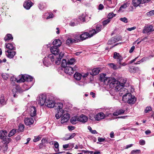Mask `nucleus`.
<instances>
[{
    "label": "nucleus",
    "instance_id": "obj_1",
    "mask_svg": "<svg viewBox=\"0 0 154 154\" xmlns=\"http://www.w3.org/2000/svg\"><path fill=\"white\" fill-rule=\"evenodd\" d=\"M112 79L110 78L109 81V82L108 81L106 83V84L107 85L109 84V86L110 88H114V90L116 91H118L119 88V85H120L119 83V81L118 80H116L115 79H113L111 80Z\"/></svg>",
    "mask_w": 154,
    "mask_h": 154
},
{
    "label": "nucleus",
    "instance_id": "obj_2",
    "mask_svg": "<svg viewBox=\"0 0 154 154\" xmlns=\"http://www.w3.org/2000/svg\"><path fill=\"white\" fill-rule=\"evenodd\" d=\"M54 56L52 54H50L47 57H45L43 60L44 65L46 66H48L51 64L50 62L51 60L52 62L54 61Z\"/></svg>",
    "mask_w": 154,
    "mask_h": 154
},
{
    "label": "nucleus",
    "instance_id": "obj_3",
    "mask_svg": "<svg viewBox=\"0 0 154 154\" xmlns=\"http://www.w3.org/2000/svg\"><path fill=\"white\" fill-rule=\"evenodd\" d=\"M33 78L31 76L25 74L22 76L21 78L19 80H17V82H24L25 81L31 82L32 81Z\"/></svg>",
    "mask_w": 154,
    "mask_h": 154
},
{
    "label": "nucleus",
    "instance_id": "obj_4",
    "mask_svg": "<svg viewBox=\"0 0 154 154\" xmlns=\"http://www.w3.org/2000/svg\"><path fill=\"white\" fill-rule=\"evenodd\" d=\"M47 99L48 98L45 95L42 94L40 95L38 98V104L41 106L45 104Z\"/></svg>",
    "mask_w": 154,
    "mask_h": 154
},
{
    "label": "nucleus",
    "instance_id": "obj_5",
    "mask_svg": "<svg viewBox=\"0 0 154 154\" xmlns=\"http://www.w3.org/2000/svg\"><path fill=\"white\" fill-rule=\"evenodd\" d=\"M154 31V27L151 25L145 26L143 31V32L144 33H146L148 35L151 32Z\"/></svg>",
    "mask_w": 154,
    "mask_h": 154
},
{
    "label": "nucleus",
    "instance_id": "obj_6",
    "mask_svg": "<svg viewBox=\"0 0 154 154\" xmlns=\"http://www.w3.org/2000/svg\"><path fill=\"white\" fill-rule=\"evenodd\" d=\"M114 1L112 2V0H104V4L109 8H113L115 5Z\"/></svg>",
    "mask_w": 154,
    "mask_h": 154
},
{
    "label": "nucleus",
    "instance_id": "obj_7",
    "mask_svg": "<svg viewBox=\"0 0 154 154\" xmlns=\"http://www.w3.org/2000/svg\"><path fill=\"white\" fill-rule=\"evenodd\" d=\"M113 58L116 59L117 63L119 64H121V62L123 60V58L119 53L115 52L114 54Z\"/></svg>",
    "mask_w": 154,
    "mask_h": 154
},
{
    "label": "nucleus",
    "instance_id": "obj_8",
    "mask_svg": "<svg viewBox=\"0 0 154 154\" xmlns=\"http://www.w3.org/2000/svg\"><path fill=\"white\" fill-rule=\"evenodd\" d=\"M12 91L14 94V97H17V94L18 93H21L23 91L20 87L17 86L15 88L12 89Z\"/></svg>",
    "mask_w": 154,
    "mask_h": 154
},
{
    "label": "nucleus",
    "instance_id": "obj_9",
    "mask_svg": "<svg viewBox=\"0 0 154 154\" xmlns=\"http://www.w3.org/2000/svg\"><path fill=\"white\" fill-rule=\"evenodd\" d=\"M45 105L49 108H53L55 105V102L53 100H50L49 99H47L45 102Z\"/></svg>",
    "mask_w": 154,
    "mask_h": 154
},
{
    "label": "nucleus",
    "instance_id": "obj_10",
    "mask_svg": "<svg viewBox=\"0 0 154 154\" xmlns=\"http://www.w3.org/2000/svg\"><path fill=\"white\" fill-rule=\"evenodd\" d=\"M33 3L29 0H26L23 4L24 7L26 10H29L33 5Z\"/></svg>",
    "mask_w": 154,
    "mask_h": 154
},
{
    "label": "nucleus",
    "instance_id": "obj_11",
    "mask_svg": "<svg viewBox=\"0 0 154 154\" xmlns=\"http://www.w3.org/2000/svg\"><path fill=\"white\" fill-rule=\"evenodd\" d=\"M63 70L65 73L71 75L74 73L73 68L70 66H67L64 68Z\"/></svg>",
    "mask_w": 154,
    "mask_h": 154
},
{
    "label": "nucleus",
    "instance_id": "obj_12",
    "mask_svg": "<svg viewBox=\"0 0 154 154\" xmlns=\"http://www.w3.org/2000/svg\"><path fill=\"white\" fill-rule=\"evenodd\" d=\"M106 74H100V80L101 82H103L105 84H106L107 82L109 81L110 78H107L106 77Z\"/></svg>",
    "mask_w": 154,
    "mask_h": 154
},
{
    "label": "nucleus",
    "instance_id": "obj_13",
    "mask_svg": "<svg viewBox=\"0 0 154 154\" xmlns=\"http://www.w3.org/2000/svg\"><path fill=\"white\" fill-rule=\"evenodd\" d=\"M58 47H56L55 46L51 47L50 48L51 52L53 54L56 55L59 54V50Z\"/></svg>",
    "mask_w": 154,
    "mask_h": 154
},
{
    "label": "nucleus",
    "instance_id": "obj_14",
    "mask_svg": "<svg viewBox=\"0 0 154 154\" xmlns=\"http://www.w3.org/2000/svg\"><path fill=\"white\" fill-rule=\"evenodd\" d=\"M70 116L68 113L64 114L61 117V122L62 123H64L66 122L69 119Z\"/></svg>",
    "mask_w": 154,
    "mask_h": 154
},
{
    "label": "nucleus",
    "instance_id": "obj_15",
    "mask_svg": "<svg viewBox=\"0 0 154 154\" xmlns=\"http://www.w3.org/2000/svg\"><path fill=\"white\" fill-rule=\"evenodd\" d=\"M75 133H72L71 134H67L65 135V137L62 138L63 140L65 141L72 139L75 136Z\"/></svg>",
    "mask_w": 154,
    "mask_h": 154
},
{
    "label": "nucleus",
    "instance_id": "obj_16",
    "mask_svg": "<svg viewBox=\"0 0 154 154\" xmlns=\"http://www.w3.org/2000/svg\"><path fill=\"white\" fill-rule=\"evenodd\" d=\"M136 99L135 97L131 94L130 97L129 96V99L127 102L129 104H134L135 102Z\"/></svg>",
    "mask_w": 154,
    "mask_h": 154
},
{
    "label": "nucleus",
    "instance_id": "obj_17",
    "mask_svg": "<svg viewBox=\"0 0 154 154\" xmlns=\"http://www.w3.org/2000/svg\"><path fill=\"white\" fill-rule=\"evenodd\" d=\"M95 119L99 121L105 118V114L102 112L97 113L95 117Z\"/></svg>",
    "mask_w": 154,
    "mask_h": 154
},
{
    "label": "nucleus",
    "instance_id": "obj_18",
    "mask_svg": "<svg viewBox=\"0 0 154 154\" xmlns=\"http://www.w3.org/2000/svg\"><path fill=\"white\" fill-rule=\"evenodd\" d=\"M34 120L32 118H26L25 119L24 122L26 125H30L33 124Z\"/></svg>",
    "mask_w": 154,
    "mask_h": 154
},
{
    "label": "nucleus",
    "instance_id": "obj_19",
    "mask_svg": "<svg viewBox=\"0 0 154 154\" xmlns=\"http://www.w3.org/2000/svg\"><path fill=\"white\" fill-rule=\"evenodd\" d=\"M5 52L7 57L10 58H13L16 54V52L15 51L11 50H8L6 51Z\"/></svg>",
    "mask_w": 154,
    "mask_h": 154
},
{
    "label": "nucleus",
    "instance_id": "obj_20",
    "mask_svg": "<svg viewBox=\"0 0 154 154\" xmlns=\"http://www.w3.org/2000/svg\"><path fill=\"white\" fill-rule=\"evenodd\" d=\"M63 106V103H55L54 107H55V109L57 110V111H63L62 109Z\"/></svg>",
    "mask_w": 154,
    "mask_h": 154
},
{
    "label": "nucleus",
    "instance_id": "obj_21",
    "mask_svg": "<svg viewBox=\"0 0 154 154\" xmlns=\"http://www.w3.org/2000/svg\"><path fill=\"white\" fill-rule=\"evenodd\" d=\"M30 115L31 117L35 116L36 114V110L35 107L31 106L29 109Z\"/></svg>",
    "mask_w": 154,
    "mask_h": 154
},
{
    "label": "nucleus",
    "instance_id": "obj_22",
    "mask_svg": "<svg viewBox=\"0 0 154 154\" xmlns=\"http://www.w3.org/2000/svg\"><path fill=\"white\" fill-rule=\"evenodd\" d=\"M5 46L6 48L9 49V50H15L16 49L15 45L13 43L5 44Z\"/></svg>",
    "mask_w": 154,
    "mask_h": 154
},
{
    "label": "nucleus",
    "instance_id": "obj_23",
    "mask_svg": "<svg viewBox=\"0 0 154 154\" xmlns=\"http://www.w3.org/2000/svg\"><path fill=\"white\" fill-rule=\"evenodd\" d=\"M119 90L118 91H119V94L120 96L122 95H125L126 94L128 93V90L123 87H121L119 88Z\"/></svg>",
    "mask_w": 154,
    "mask_h": 154
},
{
    "label": "nucleus",
    "instance_id": "obj_24",
    "mask_svg": "<svg viewBox=\"0 0 154 154\" xmlns=\"http://www.w3.org/2000/svg\"><path fill=\"white\" fill-rule=\"evenodd\" d=\"M78 120L79 122L84 123L86 122L88 120L87 117L85 115H82L80 116H78Z\"/></svg>",
    "mask_w": 154,
    "mask_h": 154
},
{
    "label": "nucleus",
    "instance_id": "obj_25",
    "mask_svg": "<svg viewBox=\"0 0 154 154\" xmlns=\"http://www.w3.org/2000/svg\"><path fill=\"white\" fill-rule=\"evenodd\" d=\"M90 37L89 33L88 32H84L83 34L80 35V40L83 41L87 38L88 37Z\"/></svg>",
    "mask_w": 154,
    "mask_h": 154
},
{
    "label": "nucleus",
    "instance_id": "obj_26",
    "mask_svg": "<svg viewBox=\"0 0 154 154\" xmlns=\"http://www.w3.org/2000/svg\"><path fill=\"white\" fill-rule=\"evenodd\" d=\"M100 70V68H96L93 69L91 72H90V74L93 76L98 74Z\"/></svg>",
    "mask_w": 154,
    "mask_h": 154
},
{
    "label": "nucleus",
    "instance_id": "obj_27",
    "mask_svg": "<svg viewBox=\"0 0 154 154\" xmlns=\"http://www.w3.org/2000/svg\"><path fill=\"white\" fill-rule=\"evenodd\" d=\"M64 55L63 53L60 52L59 54L58 57L57 58V60H55V63L57 65H59L61 62V60Z\"/></svg>",
    "mask_w": 154,
    "mask_h": 154
},
{
    "label": "nucleus",
    "instance_id": "obj_28",
    "mask_svg": "<svg viewBox=\"0 0 154 154\" xmlns=\"http://www.w3.org/2000/svg\"><path fill=\"white\" fill-rule=\"evenodd\" d=\"M61 43V41L59 39H55L53 42V45L57 47H60Z\"/></svg>",
    "mask_w": 154,
    "mask_h": 154
},
{
    "label": "nucleus",
    "instance_id": "obj_29",
    "mask_svg": "<svg viewBox=\"0 0 154 154\" xmlns=\"http://www.w3.org/2000/svg\"><path fill=\"white\" fill-rule=\"evenodd\" d=\"M125 112V110L122 109H120L119 110H117L113 113V116H117L123 114Z\"/></svg>",
    "mask_w": 154,
    "mask_h": 154
},
{
    "label": "nucleus",
    "instance_id": "obj_30",
    "mask_svg": "<svg viewBox=\"0 0 154 154\" xmlns=\"http://www.w3.org/2000/svg\"><path fill=\"white\" fill-rule=\"evenodd\" d=\"M76 39L73 38H68L66 42V44L69 45L71 44L75 43L76 42Z\"/></svg>",
    "mask_w": 154,
    "mask_h": 154
},
{
    "label": "nucleus",
    "instance_id": "obj_31",
    "mask_svg": "<svg viewBox=\"0 0 154 154\" xmlns=\"http://www.w3.org/2000/svg\"><path fill=\"white\" fill-rule=\"evenodd\" d=\"M78 116H75L72 117L70 119V122L73 124H76L79 121Z\"/></svg>",
    "mask_w": 154,
    "mask_h": 154
},
{
    "label": "nucleus",
    "instance_id": "obj_32",
    "mask_svg": "<svg viewBox=\"0 0 154 154\" xmlns=\"http://www.w3.org/2000/svg\"><path fill=\"white\" fill-rule=\"evenodd\" d=\"M6 100L3 95H2L0 97V103L1 104L4 105L6 104Z\"/></svg>",
    "mask_w": 154,
    "mask_h": 154
},
{
    "label": "nucleus",
    "instance_id": "obj_33",
    "mask_svg": "<svg viewBox=\"0 0 154 154\" xmlns=\"http://www.w3.org/2000/svg\"><path fill=\"white\" fill-rule=\"evenodd\" d=\"M131 94V93H128L125 95H123L122 100L123 101L125 102H127L128 99H129V96L130 97Z\"/></svg>",
    "mask_w": 154,
    "mask_h": 154
},
{
    "label": "nucleus",
    "instance_id": "obj_34",
    "mask_svg": "<svg viewBox=\"0 0 154 154\" xmlns=\"http://www.w3.org/2000/svg\"><path fill=\"white\" fill-rule=\"evenodd\" d=\"M3 140V141L4 142V144H6V147L7 146V144L9 143L10 142L11 139L10 138H7L6 136H4L3 138L1 139Z\"/></svg>",
    "mask_w": 154,
    "mask_h": 154
},
{
    "label": "nucleus",
    "instance_id": "obj_35",
    "mask_svg": "<svg viewBox=\"0 0 154 154\" xmlns=\"http://www.w3.org/2000/svg\"><path fill=\"white\" fill-rule=\"evenodd\" d=\"M13 37L12 35L10 34H7L4 38V40L5 41H7L10 40H12Z\"/></svg>",
    "mask_w": 154,
    "mask_h": 154
},
{
    "label": "nucleus",
    "instance_id": "obj_36",
    "mask_svg": "<svg viewBox=\"0 0 154 154\" xmlns=\"http://www.w3.org/2000/svg\"><path fill=\"white\" fill-rule=\"evenodd\" d=\"M82 76V75L80 73L78 72H76L74 74V78L77 80H80Z\"/></svg>",
    "mask_w": 154,
    "mask_h": 154
},
{
    "label": "nucleus",
    "instance_id": "obj_37",
    "mask_svg": "<svg viewBox=\"0 0 154 154\" xmlns=\"http://www.w3.org/2000/svg\"><path fill=\"white\" fill-rule=\"evenodd\" d=\"M141 0H133L132 4L134 6L137 7L141 3Z\"/></svg>",
    "mask_w": 154,
    "mask_h": 154
},
{
    "label": "nucleus",
    "instance_id": "obj_38",
    "mask_svg": "<svg viewBox=\"0 0 154 154\" xmlns=\"http://www.w3.org/2000/svg\"><path fill=\"white\" fill-rule=\"evenodd\" d=\"M53 17V14H50L49 13H45L44 15L43 16V17L46 18L47 19L52 18Z\"/></svg>",
    "mask_w": 154,
    "mask_h": 154
},
{
    "label": "nucleus",
    "instance_id": "obj_39",
    "mask_svg": "<svg viewBox=\"0 0 154 154\" xmlns=\"http://www.w3.org/2000/svg\"><path fill=\"white\" fill-rule=\"evenodd\" d=\"M7 134V132L5 130L0 131V138L1 139L3 138L4 136H6Z\"/></svg>",
    "mask_w": 154,
    "mask_h": 154
},
{
    "label": "nucleus",
    "instance_id": "obj_40",
    "mask_svg": "<svg viewBox=\"0 0 154 154\" xmlns=\"http://www.w3.org/2000/svg\"><path fill=\"white\" fill-rule=\"evenodd\" d=\"M38 7L41 10H43L46 8L45 6L42 2H40L38 4Z\"/></svg>",
    "mask_w": 154,
    "mask_h": 154
},
{
    "label": "nucleus",
    "instance_id": "obj_41",
    "mask_svg": "<svg viewBox=\"0 0 154 154\" xmlns=\"http://www.w3.org/2000/svg\"><path fill=\"white\" fill-rule=\"evenodd\" d=\"M57 112V113L55 115V117L57 119H59L63 113V111H59Z\"/></svg>",
    "mask_w": 154,
    "mask_h": 154
},
{
    "label": "nucleus",
    "instance_id": "obj_42",
    "mask_svg": "<svg viewBox=\"0 0 154 154\" xmlns=\"http://www.w3.org/2000/svg\"><path fill=\"white\" fill-rule=\"evenodd\" d=\"M121 82H119L120 85H119V88L121 87H124L125 84L126 82V79H121Z\"/></svg>",
    "mask_w": 154,
    "mask_h": 154
},
{
    "label": "nucleus",
    "instance_id": "obj_43",
    "mask_svg": "<svg viewBox=\"0 0 154 154\" xmlns=\"http://www.w3.org/2000/svg\"><path fill=\"white\" fill-rule=\"evenodd\" d=\"M127 7V3L124 4L120 7L119 11H123L124 9H125Z\"/></svg>",
    "mask_w": 154,
    "mask_h": 154
},
{
    "label": "nucleus",
    "instance_id": "obj_44",
    "mask_svg": "<svg viewBox=\"0 0 154 154\" xmlns=\"http://www.w3.org/2000/svg\"><path fill=\"white\" fill-rule=\"evenodd\" d=\"M75 62V59L73 58H71L69 60H68L67 61V64L68 65H71L74 63Z\"/></svg>",
    "mask_w": 154,
    "mask_h": 154
},
{
    "label": "nucleus",
    "instance_id": "obj_45",
    "mask_svg": "<svg viewBox=\"0 0 154 154\" xmlns=\"http://www.w3.org/2000/svg\"><path fill=\"white\" fill-rule=\"evenodd\" d=\"M80 35L78 33H76L74 34L73 37L75 39H76V41H77V42L80 41Z\"/></svg>",
    "mask_w": 154,
    "mask_h": 154
},
{
    "label": "nucleus",
    "instance_id": "obj_46",
    "mask_svg": "<svg viewBox=\"0 0 154 154\" xmlns=\"http://www.w3.org/2000/svg\"><path fill=\"white\" fill-rule=\"evenodd\" d=\"M110 66L114 69H116L118 68H120L121 66H119L118 67L113 63H110L109 64Z\"/></svg>",
    "mask_w": 154,
    "mask_h": 154
},
{
    "label": "nucleus",
    "instance_id": "obj_47",
    "mask_svg": "<svg viewBox=\"0 0 154 154\" xmlns=\"http://www.w3.org/2000/svg\"><path fill=\"white\" fill-rule=\"evenodd\" d=\"M97 32L96 31L95 29H93L90 31V34H89L90 37L96 34Z\"/></svg>",
    "mask_w": 154,
    "mask_h": 154
},
{
    "label": "nucleus",
    "instance_id": "obj_48",
    "mask_svg": "<svg viewBox=\"0 0 154 154\" xmlns=\"http://www.w3.org/2000/svg\"><path fill=\"white\" fill-rule=\"evenodd\" d=\"M68 65L67 61L66 62L65 59H63L61 63V66L62 67H63L64 68L66 67V66Z\"/></svg>",
    "mask_w": 154,
    "mask_h": 154
},
{
    "label": "nucleus",
    "instance_id": "obj_49",
    "mask_svg": "<svg viewBox=\"0 0 154 154\" xmlns=\"http://www.w3.org/2000/svg\"><path fill=\"white\" fill-rule=\"evenodd\" d=\"M129 70L131 73H134L136 72V68L133 66H131L129 67Z\"/></svg>",
    "mask_w": 154,
    "mask_h": 154
},
{
    "label": "nucleus",
    "instance_id": "obj_50",
    "mask_svg": "<svg viewBox=\"0 0 154 154\" xmlns=\"http://www.w3.org/2000/svg\"><path fill=\"white\" fill-rule=\"evenodd\" d=\"M16 132V130L13 129L11 130L9 134H8V136L9 137H11Z\"/></svg>",
    "mask_w": 154,
    "mask_h": 154
},
{
    "label": "nucleus",
    "instance_id": "obj_51",
    "mask_svg": "<svg viewBox=\"0 0 154 154\" xmlns=\"http://www.w3.org/2000/svg\"><path fill=\"white\" fill-rule=\"evenodd\" d=\"M24 128V125L21 124H20L19 126L18 130L20 131H23Z\"/></svg>",
    "mask_w": 154,
    "mask_h": 154
},
{
    "label": "nucleus",
    "instance_id": "obj_52",
    "mask_svg": "<svg viewBox=\"0 0 154 154\" xmlns=\"http://www.w3.org/2000/svg\"><path fill=\"white\" fill-rule=\"evenodd\" d=\"M102 28V26L101 25H97L96 27V31L98 33L101 30Z\"/></svg>",
    "mask_w": 154,
    "mask_h": 154
},
{
    "label": "nucleus",
    "instance_id": "obj_53",
    "mask_svg": "<svg viewBox=\"0 0 154 154\" xmlns=\"http://www.w3.org/2000/svg\"><path fill=\"white\" fill-rule=\"evenodd\" d=\"M115 15L116 14H114L112 13H109L108 15V18L111 20L113 17H115Z\"/></svg>",
    "mask_w": 154,
    "mask_h": 154
},
{
    "label": "nucleus",
    "instance_id": "obj_54",
    "mask_svg": "<svg viewBox=\"0 0 154 154\" xmlns=\"http://www.w3.org/2000/svg\"><path fill=\"white\" fill-rule=\"evenodd\" d=\"M146 14L148 16H150L154 15V10L151 11L147 12Z\"/></svg>",
    "mask_w": 154,
    "mask_h": 154
},
{
    "label": "nucleus",
    "instance_id": "obj_55",
    "mask_svg": "<svg viewBox=\"0 0 154 154\" xmlns=\"http://www.w3.org/2000/svg\"><path fill=\"white\" fill-rule=\"evenodd\" d=\"M140 152V150H133L131 151V154H138Z\"/></svg>",
    "mask_w": 154,
    "mask_h": 154
},
{
    "label": "nucleus",
    "instance_id": "obj_56",
    "mask_svg": "<svg viewBox=\"0 0 154 154\" xmlns=\"http://www.w3.org/2000/svg\"><path fill=\"white\" fill-rule=\"evenodd\" d=\"M110 20L108 18L107 20H104L103 22V25L104 26L106 25L110 21Z\"/></svg>",
    "mask_w": 154,
    "mask_h": 154
},
{
    "label": "nucleus",
    "instance_id": "obj_57",
    "mask_svg": "<svg viewBox=\"0 0 154 154\" xmlns=\"http://www.w3.org/2000/svg\"><path fill=\"white\" fill-rule=\"evenodd\" d=\"M120 20L125 23H127L128 22V19L125 17L121 18L120 19Z\"/></svg>",
    "mask_w": 154,
    "mask_h": 154
},
{
    "label": "nucleus",
    "instance_id": "obj_58",
    "mask_svg": "<svg viewBox=\"0 0 154 154\" xmlns=\"http://www.w3.org/2000/svg\"><path fill=\"white\" fill-rule=\"evenodd\" d=\"M152 110L151 107L150 106L147 107L145 109L144 111L145 113L149 112V111H151Z\"/></svg>",
    "mask_w": 154,
    "mask_h": 154
},
{
    "label": "nucleus",
    "instance_id": "obj_59",
    "mask_svg": "<svg viewBox=\"0 0 154 154\" xmlns=\"http://www.w3.org/2000/svg\"><path fill=\"white\" fill-rule=\"evenodd\" d=\"M10 80L13 82V85H14V84L15 83L14 82L16 80V79L14 76H12L10 78Z\"/></svg>",
    "mask_w": 154,
    "mask_h": 154
},
{
    "label": "nucleus",
    "instance_id": "obj_60",
    "mask_svg": "<svg viewBox=\"0 0 154 154\" xmlns=\"http://www.w3.org/2000/svg\"><path fill=\"white\" fill-rule=\"evenodd\" d=\"M41 139V137L38 136L36 137V138H35L34 139H33V141L34 142H36L37 141H38L40 140Z\"/></svg>",
    "mask_w": 154,
    "mask_h": 154
},
{
    "label": "nucleus",
    "instance_id": "obj_61",
    "mask_svg": "<svg viewBox=\"0 0 154 154\" xmlns=\"http://www.w3.org/2000/svg\"><path fill=\"white\" fill-rule=\"evenodd\" d=\"M77 23H75L73 21H71L69 23V25L71 26H74L77 25Z\"/></svg>",
    "mask_w": 154,
    "mask_h": 154
},
{
    "label": "nucleus",
    "instance_id": "obj_62",
    "mask_svg": "<svg viewBox=\"0 0 154 154\" xmlns=\"http://www.w3.org/2000/svg\"><path fill=\"white\" fill-rule=\"evenodd\" d=\"M114 43V42L112 38L109 39L108 42V44L109 45H112Z\"/></svg>",
    "mask_w": 154,
    "mask_h": 154
},
{
    "label": "nucleus",
    "instance_id": "obj_63",
    "mask_svg": "<svg viewBox=\"0 0 154 154\" xmlns=\"http://www.w3.org/2000/svg\"><path fill=\"white\" fill-rule=\"evenodd\" d=\"M139 143L141 145H143L145 144V141L143 140H141L139 141Z\"/></svg>",
    "mask_w": 154,
    "mask_h": 154
},
{
    "label": "nucleus",
    "instance_id": "obj_64",
    "mask_svg": "<svg viewBox=\"0 0 154 154\" xmlns=\"http://www.w3.org/2000/svg\"><path fill=\"white\" fill-rule=\"evenodd\" d=\"M98 140L99 142H103L105 140V138L98 137Z\"/></svg>",
    "mask_w": 154,
    "mask_h": 154
}]
</instances>
